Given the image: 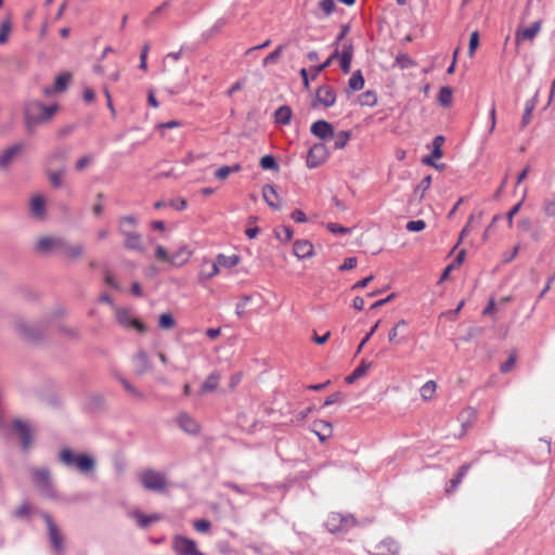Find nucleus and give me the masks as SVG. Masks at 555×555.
Returning <instances> with one entry per match:
<instances>
[{"label":"nucleus","mask_w":555,"mask_h":555,"mask_svg":"<svg viewBox=\"0 0 555 555\" xmlns=\"http://www.w3.org/2000/svg\"><path fill=\"white\" fill-rule=\"evenodd\" d=\"M176 326V320L170 312L162 313L158 318V327L162 330H171Z\"/></svg>","instance_id":"nucleus-42"},{"label":"nucleus","mask_w":555,"mask_h":555,"mask_svg":"<svg viewBox=\"0 0 555 555\" xmlns=\"http://www.w3.org/2000/svg\"><path fill=\"white\" fill-rule=\"evenodd\" d=\"M469 468H470L469 464H464V465H462L460 467V469L457 470L456 475L454 476V478H452L450 480V483H449V486L446 489V491L448 493L453 492L457 488V486L462 482L463 478L465 477V475L467 474Z\"/></svg>","instance_id":"nucleus-29"},{"label":"nucleus","mask_w":555,"mask_h":555,"mask_svg":"<svg viewBox=\"0 0 555 555\" xmlns=\"http://www.w3.org/2000/svg\"><path fill=\"white\" fill-rule=\"evenodd\" d=\"M67 157V152L65 150H56L49 157V164L52 165L53 162H59L60 164H64Z\"/></svg>","instance_id":"nucleus-59"},{"label":"nucleus","mask_w":555,"mask_h":555,"mask_svg":"<svg viewBox=\"0 0 555 555\" xmlns=\"http://www.w3.org/2000/svg\"><path fill=\"white\" fill-rule=\"evenodd\" d=\"M260 167L264 170H278L279 165L275 158L271 155H266L260 159Z\"/></svg>","instance_id":"nucleus-52"},{"label":"nucleus","mask_w":555,"mask_h":555,"mask_svg":"<svg viewBox=\"0 0 555 555\" xmlns=\"http://www.w3.org/2000/svg\"><path fill=\"white\" fill-rule=\"evenodd\" d=\"M405 228L410 232H420L426 228V223L424 220H412L406 223Z\"/></svg>","instance_id":"nucleus-62"},{"label":"nucleus","mask_w":555,"mask_h":555,"mask_svg":"<svg viewBox=\"0 0 555 555\" xmlns=\"http://www.w3.org/2000/svg\"><path fill=\"white\" fill-rule=\"evenodd\" d=\"M516 361H517V353L515 351H513L509 353L508 359L504 363L501 364L500 371L504 374L511 372L514 369Z\"/></svg>","instance_id":"nucleus-53"},{"label":"nucleus","mask_w":555,"mask_h":555,"mask_svg":"<svg viewBox=\"0 0 555 555\" xmlns=\"http://www.w3.org/2000/svg\"><path fill=\"white\" fill-rule=\"evenodd\" d=\"M311 430L318 436L321 442H324L333 435V426L330 422L315 420L311 424Z\"/></svg>","instance_id":"nucleus-18"},{"label":"nucleus","mask_w":555,"mask_h":555,"mask_svg":"<svg viewBox=\"0 0 555 555\" xmlns=\"http://www.w3.org/2000/svg\"><path fill=\"white\" fill-rule=\"evenodd\" d=\"M64 170H49L48 176L53 186L59 188L62 185Z\"/></svg>","instance_id":"nucleus-56"},{"label":"nucleus","mask_w":555,"mask_h":555,"mask_svg":"<svg viewBox=\"0 0 555 555\" xmlns=\"http://www.w3.org/2000/svg\"><path fill=\"white\" fill-rule=\"evenodd\" d=\"M25 145L23 143H16L9 146L0 154V168H8L24 151Z\"/></svg>","instance_id":"nucleus-12"},{"label":"nucleus","mask_w":555,"mask_h":555,"mask_svg":"<svg viewBox=\"0 0 555 555\" xmlns=\"http://www.w3.org/2000/svg\"><path fill=\"white\" fill-rule=\"evenodd\" d=\"M541 29V23L534 22L529 27L516 33V40H532Z\"/></svg>","instance_id":"nucleus-26"},{"label":"nucleus","mask_w":555,"mask_h":555,"mask_svg":"<svg viewBox=\"0 0 555 555\" xmlns=\"http://www.w3.org/2000/svg\"><path fill=\"white\" fill-rule=\"evenodd\" d=\"M476 418H477V411L470 406L462 410L459 415V420L462 422V426L464 429L470 427L472 424L476 421Z\"/></svg>","instance_id":"nucleus-30"},{"label":"nucleus","mask_w":555,"mask_h":555,"mask_svg":"<svg viewBox=\"0 0 555 555\" xmlns=\"http://www.w3.org/2000/svg\"><path fill=\"white\" fill-rule=\"evenodd\" d=\"M294 254L300 259L310 258L314 254L312 243L307 240H299L294 243Z\"/></svg>","instance_id":"nucleus-21"},{"label":"nucleus","mask_w":555,"mask_h":555,"mask_svg":"<svg viewBox=\"0 0 555 555\" xmlns=\"http://www.w3.org/2000/svg\"><path fill=\"white\" fill-rule=\"evenodd\" d=\"M292 109L287 105H283L275 111L274 119L276 124L288 125L292 119Z\"/></svg>","instance_id":"nucleus-33"},{"label":"nucleus","mask_w":555,"mask_h":555,"mask_svg":"<svg viewBox=\"0 0 555 555\" xmlns=\"http://www.w3.org/2000/svg\"><path fill=\"white\" fill-rule=\"evenodd\" d=\"M481 218H482V212H479L478 215H470L468 217L466 225L463 228V230L460 233L459 243L462 242V240L464 238V236L468 232L469 228H472L474 225V223L479 224L481 222Z\"/></svg>","instance_id":"nucleus-48"},{"label":"nucleus","mask_w":555,"mask_h":555,"mask_svg":"<svg viewBox=\"0 0 555 555\" xmlns=\"http://www.w3.org/2000/svg\"><path fill=\"white\" fill-rule=\"evenodd\" d=\"M168 2H164L154 9L143 21V24L149 27L163 14V12L167 9Z\"/></svg>","instance_id":"nucleus-40"},{"label":"nucleus","mask_w":555,"mask_h":555,"mask_svg":"<svg viewBox=\"0 0 555 555\" xmlns=\"http://www.w3.org/2000/svg\"><path fill=\"white\" fill-rule=\"evenodd\" d=\"M134 369L138 374L142 375L151 370V361L149 354L144 350H139L132 359Z\"/></svg>","instance_id":"nucleus-20"},{"label":"nucleus","mask_w":555,"mask_h":555,"mask_svg":"<svg viewBox=\"0 0 555 555\" xmlns=\"http://www.w3.org/2000/svg\"><path fill=\"white\" fill-rule=\"evenodd\" d=\"M60 254L67 259L76 260L82 257L83 246L79 244H72L63 238V244L61 245Z\"/></svg>","instance_id":"nucleus-19"},{"label":"nucleus","mask_w":555,"mask_h":555,"mask_svg":"<svg viewBox=\"0 0 555 555\" xmlns=\"http://www.w3.org/2000/svg\"><path fill=\"white\" fill-rule=\"evenodd\" d=\"M42 517L48 527V534H49L51 544L53 545V547L56 552H62L64 550L63 535H62L59 527L55 525V522L53 521V519L50 515L44 514Z\"/></svg>","instance_id":"nucleus-8"},{"label":"nucleus","mask_w":555,"mask_h":555,"mask_svg":"<svg viewBox=\"0 0 555 555\" xmlns=\"http://www.w3.org/2000/svg\"><path fill=\"white\" fill-rule=\"evenodd\" d=\"M251 299L253 297L250 295H244L236 304L235 312L240 318L244 317L247 313V307Z\"/></svg>","instance_id":"nucleus-45"},{"label":"nucleus","mask_w":555,"mask_h":555,"mask_svg":"<svg viewBox=\"0 0 555 555\" xmlns=\"http://www.w3.org/2000/svg\"><path fill=\"white\" fill-rule=\"evenodd\" d=\"M216 260L219 264V268H233L238 264L240 257L237 255L225 256L223 254H219Z\"/></svg>","instance_id":"nucleus-35"},{"label":"nucleus","mask_w":555,"mask_h":555,"mask_svg":"<svg viewBox=\"0 0 555 555\" xmlns=\"http://www.w3.org/2000/svg\"><path fill=\"white\" fill-rule=\"evenodd\" d=\"M334 137H335L334 149L341 150L347 145V143L350 139V132L349 131H340Z\"/></svg>","instance_id":"nucleus-51"},{"label":"nucleus","mask_w":555,"mask_h":555,"mask_svg":"<svg viewBox=\"0 0 555 555\" xmlns=\"http://www.w3.org/2000/svg\"><path fill=\"white\" fill-rule=\"evenodd\" d=\"M72 80V75L69 73L60 74L54 81V91L63 92L67 89L69 82Z\"/></svg>","instance_id":"nucleus-37"},{"label":"nucleus","mask_w":555,"mask_h":555,"mask_svg":"<svg viewBox=\"0 0 555 555\" xmlns=\"http://www.w3.org/2000/svg\"><path fill=\"white\" fill-rule=\"evenodd\" d=\"M284 50V46L283 44H280L279 47H276L271 53H269L264 59H263V65L267 66L271 63H274L278 59H280V56L282 55V52Z\"/></svg>","instance_id":"nucleus-55"},{"label":"nucleus","mask_w":555,"mask_h":555,"mask_svg":"<svg viewBox=\"0 0 555 555\" xmlns=\"http://www.w3.org/2000/svg\"><path fill=\"white\" fill-rule=\"evenodd\" d=\"M33 481L35 486L46 495H52V483L50 472L46 468L33 469Z\"/></svg>","instance_id":"nucleus-6"},{"label":"nucleus","mask_w":555,"mask_h":555,"mask_svg":"<svg viewBox=\"0 0 555 555\" xmlns=\"http://www.w3.org/2000/svg\"><path fill=\"white\" fill-rule=\"evenodd\" d=\"M542 211L545 217L555 218V194L552 197L544 199Z\"/></svg>","instance_id":"nucleus-46"},{"label":"nucleus","mask_w":555,"mask_h":555,"mask_svg":"<svg viewBox=\"0 0 555 555\" xmlns=\"http://www.w3.org/2000/svg\"><path fill=\"white\" fill-rule=\"evenodd\" d=\"M46 201L42 196H35L30 202V211L36 218H43Z\"/></svg>","instance_id":"nucleus-32"},{"label":"nucleus","mask_w":555,"mask_h":555,"mask_svg":"<svg viewBox=\"0 0 555 555\" xmlns=\"http://www.w3.org/2000/svg\"><path fill=\"white\" fill-rule=\"evenodd\" d=\"M479 47V33L477 30L473 31L470 34L469 38V47H468V56L473 57L475 54V51Z\"/></svg>","instance_id":"nucleus-58"},{"label":"nucleus","mask_w":555,"mask_h":555,"mask_svg":"<svg viewBox=\"0 0 555 555\" xmlns=\"http://www.w3.org/2000/svg\"><path fill=\"white\" fill-rule=\"evenodd\" d=\"M327 230L333 234H349L351 229L345 228L338 223L330 222L326 224Z\"/></svg>","instance_id":"nucleus-61"},{"label":"nucleus","mask_w":555,"mask_h":555,"mask_svg":"<svg viewBox=\"0 0 555 555\" xmlns=\"http://www.w3.org/2000/svg\"><path fill=\"white\" fill-rule=\"evenodd\" d=\"M61 461L64 465L76 467L81 473L91 472L94 468V460L87 454H76L69 449H64L60 454Z\"/></svg>","instance_id":"nucleus-2"},{"label":"nucleus","mask_w":555,"mask_h":555,"mask_svg":"<svg viewBox=\"0 0 555 555\" xmlns=\"http://www.w3.org/2000/svg\"><path fill=\"white\" fill-rule=\"evenodd\" d=\"M241 165L236 164L232 167H229V166H222L220 167L216 172H215V177L218 179V180H225L231 172H238L241 170Z\"/></svg>","instance_id":"nucleus-43"},{"label":"nucleus","mask_w":555,"mask_h":555,"mask_svg":"<svg viewBox=\"0 0 555 555\" xmlns=\"http://www.w3.org/2000/svg\"><path fill=\"white\" fill-rule=\"evenodd\" d=\"M330 156L327 147L323 143L312 145L308 152L306 165L308 168H317L324 164Z\"/></svg>","instance_id":"nucleus-5"},{"label":"nucleus","mask_w":555,"mask_h":555,"mask_svg":"<svg viewBox=\"0 0 555 555\" xmlns=\"http://www.w3.org/2000/svg\"><path fill=\"white\" fill-rule=\"evenodd\" d=\"M62 244L63 237L42 236L37 241L36 248L42 254L60 253Z\"/></svg>","instance_id":"nucleus-10"},{"label":"nucleus","mask_w":555,"mask_h":555,"mask_svg":"<svg viewBox=\"0 0 555 555\" xmlns=\"http://www.w3.org/2000/svg\"><path fill=\"white\" fill-rule=\"evenodd\" d=\"M120 234L125 237L124 246L127 249L135 250L138 253L144 251L141 235L138 232L131 230V231L120 232Z\"/></svg>","instance_id":"nucleus-17"},{"label":"nucleus","mask_w":555,"mask_h":555,"mask_svg":"<svg viewBox=\"0 0 555 555\" xmlns=\"http://www.w3.org/2000/svg\"><path fill=\"white\" fill-rule=\"evenodd\" d=\"M371 363L362 360L361 363L353 370V372L346 377L348 384L354 383L357 379L363 377L371 367Z\"/></svg>","instance_id":"nucleus-28"},{"label":"nucleus","mask_w":555,"mask_h":555,"mask_svg":"<svg viewBox=\"0 0 555 555\" xmlns=\"http://www.w3.org/2000/svg\"><path fill=\"white\" fill-rule=\"evenodd\" d=\"M453 92L450 87H442L439 90L438 101L443 107H449L452 104Z\"/></svg>","instance_id":"nucleus-41"},{"label":"nucleus","mask_w":555,"mask_h":555,"mask_svg":"<svg viewBox=\"0 0 555 555\" xmlns=\"http://www.w3.org/2000/svg\"><path fill=\"white\" fill-rule=\"evenodd\" d=\"M444 143V137L443 135H437L433 140V157L436 159H440L443 155L442 153V145Z\"/></svg>","instance_id":"nucleus-47"},{"label":"nucleus","mask_w":555,"mask_h":555,"mask_svg":"<svg viewBox=\"0 0 555 555\" xmlns=\"http://www.w3.org/2000/svg\"><path fill=\"white\" fill-rule=\"evenodd\" d=\"M132 518L137 520L138 525L141 527V528H146L147 526H150L152 522H156L160 519V516L157 515V514H153V515H144L142 514L141 512H133L131 514Z\"/></svg>","instance_id":"nucleus-31"},{"label":"nucleus","mask_w":555,"mask_h":555,"mask_svg":"<svg viewBox=\"0 0 555 555\" xmlns=\"http://www.w3.org/2000/svg\"><path fill=\"white\" fill-rule=\"evenodd\" d=\"M219 272H220V270H219V264H218L217 260L215 262L209 261V260H204L203 268L198 274V279L201 281L210 280V279L215 278L216 275H218Z\"/></svg>","instance_id":"nucleus-23"},{"label":"nucleus","mask_w":555,"mask_h":555,"mask_svg":"<svg viewBox=\"0 0 555 555\" xmlns=\"http://www.w3.org/2000/svg\"><path fill=\"white\" fill-rule=\"evenodd\" d=\"M11 31V21L4 20L0 28V44H4L8 41L9 34Z\"/></svg>","instance_id":"nucleus-57"},{"label":"nucleus","mask_w":555,"mask_h":555,"mask_svg":"<svg viewBox=\"0 0 555 555\" xmlns=\"http://www.w3.org/2000/svg\"><path fill=\"white\" fill-rule=\"evenodd\" d=\"M352 55V43L349 40L343 41L337 59H339L340 68L345 74L350 72Z\"/></svg>","instance_id":"nucleus-15"},{"label":"nucleus","mask_w":555,"mask_h":555,"mask_svg":"<svg viewBox=\"0 0 555 555\" xmlns=\"http://www.w3.org/2000/svg\"><path fill=\"white\" fill-rule=\"evenodd\" d=\"M408 322L399 320L388 332V341L390 344L400 345L406 340L404 332L406 331Z\"/></svg>","instance_id":"nucleus-16"},{"label":"nucleus","mask_w":555,"mask_h":555,"mask_svg":"<svg viewBox=\"0 0 555 555\" xmlns=\"http://www.w3.org/2000/svg\"><path fill=\"white\" fill-rule=\"evenodd\" d=\"M14 428L20 434L23 448L27 449L31 443V431L29 426L22 421H15Z\"/></svg>","instance_id":"nucleus-24"},{"label":"nucleus","mask_w":555,"mask_h":555,"mask_svg":"<svg viewBox=\"0 0 555 555\" xmlns=\"http://www.w3.org/2000/svg\"><path fill=\"white\" fill-rule=\"evenodd\" d=\"M139 480L142 487L149 491H164L168 485L165 475L154 469H145L141 472Z\"/></svg>","instance_id":"nucleus-4"},{"label":"nucleus","mask_w":555,"mask_h":555,"mask_svg":"<svg viewBox=\"0 0 555 555\" xmlns=\"http://www.w3.org/2000/svg\"><path fill=\"white\" fill-rule=\"evenodd\" d=\"M319 8H320V10L323 11V13L326 16H328L334 12L336 4H335L334 0H321L319 2Z\"/></svg>","instance_id":"nucleus-60"},{"label":"nucleus","mask_w":555,"mask_h":555,"mask_svg":"<svg viewBox=\"0 0 555 555\" xmlns=\"http://www.w3.org/2000/svg\"><path fill=\"white\" fill-rule=\"evenodd\" d=\"M116 319L119 324H121L126 327H133L140 333H144L146 330L145 325L138 319H133L127 309L117 308L116 309Z\"/></svg>","instance_id":"nucleus-11"},{"label":"nucleus","mask_w":555,"mask_h":555,"mask_svg":"<svg viewBox=\"0 0 555 555\" xmlns=\"http://www.w3.org/2000/svg\"><path fill=\"white\" fill-rule=\"evenodd\" d=\"M155 257L159 261H164V262H170V258H171V256H169L167 249L164 246H162V245H158L156 247Z\"/></svg>","instance_id":"nucleus-63"},{"label":"nucleus","mask_w":555,"mask_h":555,"mask_svg":"<svg viewBox=\"0 0 555 555\" xmlns=\"http://www.w3.org/2000/svg\"><path fill=\"white\" fill-rule=\"evenodd\" d=\"M533 109H534V104L531 102H527L526 106H525L524 115L521 118V122H520V126L522 129L526 128L529 125V122L531 121V116H532Z\"/></svg>","instance_id":"nucleus-54"},{"label":"nucleus","mask_w":555,"mask_h":555,"mask_svg":"<svg viewBox=\"0 0 555 555\" xmlns=\"http://www.w3.org/2000/svg\"><path fill=\"white\" fill-rule=\"evenodd\" d=\"M192 256V253L186 246H181L177 251L171 255L170 263L173 266H183Z\"/></svg>","instance_id":"nucleus-27"},{"label":"nucleus","mask_w":555,"mask_h":555,"mask_svg":"<svg viewBox=\"0 0 555 555\" xmlns=\"http://www.w3.org/2000/svg\"><path fill=\"white\" fill-rule=\"evenodd\" d=\"M400 545L391 538H385L373 545L372 555H398Z\"/></svg>","instance_id":"nucleus-9"},{"label":"nucleus","mask_w":555,"mask_h":555,"mask_svg":"<svg viewBox=\"0 0 555 555\" xmlns=\"http://www.w3.org/2000/svg\"><path fill=\"white\" fill-rule=\"evenodd\" d=\"M348 87L351 91H359L364 87V78L361 70H357L349 78Z\"/></svg>","instance_id":"nucleus-38"},{"label":"nucleus","mask_w":555,"mask_h":555,"mask_svg":"<svg viewBox=\"0 0 555 555\" xmlns=\"http://www.w3.org/2000/svg\"><path fill=\"white\" fill-rule=\"evenodd\" d=\"M177 422L179 427L188 434L195 435L199 430V426L196 421L186 413H181L178 416Z\"/></svg>","instance_id":"nucleus-22"},{"label":"nucleus","mask_w":555,"mask_h":555,"mask_svg":"<svg viewBox=\"0 0 555 555\" xmlns=\"http://www.w3.org/2000/svg\"><path fill=\"white\" fill-rule=\"evenodd\" d=\"M194 529L202 533L208 532L210 529V521L207 519H197L194 521Z\"/></svg>","instance_id":"nucleus-64"},{"label":"nucleus","mask_w":555,"mask_h":555,"mask_svg":"<svg viewBox=\"0 0 555 555\" xmlns=\"http://www.w3.org/2000/svg\"><path fill=\"white\" fill-rule=\"evenodd\" d=\"M57 109V104L43 105L38 100H30L26 102L24 106V118L27 131L33 132L39 124L47 122L52 119Z\"/></svg>","instance_id":"nucleus-1"},{"label":"nucleus","mask_w":555,"mask_h":555,"mask_svg":"<svg viewBox=\"0 0 555 555\" xmlns=\"http://www.w3.org/2000/svg\"><path fill=\"white\" fill-rule=\"evenodd\" d=\"M414 65L413 60L408 54H398L395 60V66L400 69H406Z\"/></svg>","instance_id":"nucleus-50"},{"label":"nucleus","mask_w":555,"mask_h":555,"mask_svg":"<svg viewBox=\"0 0 555 555\" xmlns=\"http://www.w3.org/2000/svg\"><path fill=\"white\" fill-rule=\"evenodd\" d=\"M359 103L362 106H374L377 103L376 92L367 90L359 96Z\"/></svg>","instance_id":"nucleus-44"},{"label":"nucleus","mask_w":555,"mask_h":555,"mask_svg":"<svg viewBox=\"0 0 555 555\" xmlns=\"http://www.w3.org/2000/svg\"><path fill=\"white\" fill-rule=\"evenodd\" d=\"M437 390V384L434 380L426 382L421 387V397L423 400L428 401L434 398L435 392Z\"/></svg>","instance_id":"nucleus-39"},{"label":"nucleus","mask_w":555,"mask_h":555,"mask_svg":"<svg viewBox=\"0 0 555 555\" xmlns=\"http://www.w3.org/2000/svg\"><path fill=\"white\" fill-rule=\"evenodd\" d=\"M138 225V220L133 216H124L118 221V231H131Z\"/></svg>","instance_id":"nucleus-36"},{"label":"nucleus","mask_w":555,"mask_h":555,"mask_svg":"<svg viewBox=\"0 0 555 555\" xmlns=\"http://www.w3.org/2000/svg\"><path fill=\"white\" fill-rule=\"evenodd\" d=\"M310 131L313 135L321 140H330L334 138L335 131L333 126L326 120H318L310 127Z\"/></svg>","instance_id":"nucleus-13"},{"label":"nucleus","mask_w":555,"mask_h":555,"mask_svg":"<svg viewBox=\"0 0 555 555\" xmlns=\"http://www.w3.org/2000/svg\"><path fill=\"white\" fill-rule=\"evenodd\" d=\"M336 102V93L331 86H321L317 90L315 103L321 104L324 107H331Z\"/></svg>","instance_id":"nucleus-14"},{"label":"nucleus","mask_w":555,"mask_h":555,"mask_svg":"<svg viewBox=\"0 0 555 555\" xmlns=\"http://www.w3.org/2000/svg\"><path fill=\"white\" fill-rule=\"evenodd\" d=\"M219 380L220 374L218 372L211 373L203 383L201 387V393L203 395L206 392L214 391L218 387Z\"/></svg>","instance_id":"nucleus-34"},{"label":"nucleus","mask_w":555,"mask_h":555,"mask_svg":"<svg viewBox=\"0 0 555 555\" xmlns=\"http://www.w3.org/2000/svg\"><path fill=\"white\" fill-rule=\"evenodd\" d=\"M357 521L351 515H343L340 513L332 512L328 514L325 526L332 533H343L356 527Z\"/></svg>","instance_id":"nucleus-3"},{"label":"nucleus","mask_w":555,"mask_h":555,"mask_svg":"<svg viewBox=\"0 0 555 555\" xmlns=\"http://www.w3.org/2000/svg\"><path fill=\"white\" fill-rule=\"evenodd\" d=\"M173 550L178 555H204L197 550L195 541L182 535L173 539Z\"/></svg>","instance_id":"nucleus-7"},{"label":"nucleus","mask_w":555,"mask_h":555,"mask_svg":"<svg viewBox=\"0 0 555 555\" xmlns=\"http://www.w3.org/2000/svg\"><path fill=\"white\" fill-rule=\"evenodd\" d=\"M262 196L270 207L280 208L279 194L272 185L267 184L262 188Z\"/></svg>","instance_id":"nucleus-25"},{"label":"nucleus","mask_w":555,"mask_h":555,"mask_svg":"<svg viewBox=\"0 0 555 555\" xmlns=\"http://www.w3.org/2000/svg\"><path fill=\"white\" fill-rule=\"evenodd\" d=\"M431 176H426L423 180L417 184L414 190V193L420 196L422 199L425 196V193L429 190L431 185Z\"/></svg>","instance_id":"nucleus-49"}]
</instances>
